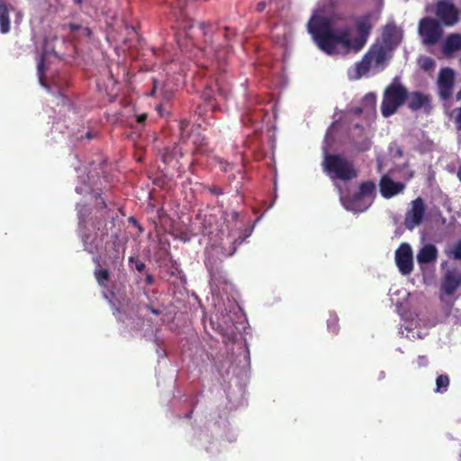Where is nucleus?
Masks as SVG:
<instances>
[{
    "mask_svg": "<svg viewBox=\"0 0 461 461\" xmlns=\"http://www.w3.org/2000/svg\"><path fill=\"white\" fill-rule=\"evenodd\" d=\"M307 26L317 46L328 55L339 54L340 50L359 52L366 46L373 27L369 14L357 19V35L354 37L349 26L333 29L330 20L325 16L313 15Z\"/></svg>",
    "mask_w": 461,
    "mask_h": 461,
    "instance_id": "f257e3e1",
    "label": "nucleus"
},
{
    "mask_svg": "<svg viewBox=\"0 0 461 461\" xmlns=\"http://www.w3.org/2000/svg\"><path fill=\"white\" fill-rule=\"evenodd\" d=\"M392 48L378 41L373 43L362 59L348 69V77L358 80L366 76L373 68L376 71L384 70L391 59Z\"/></svg>",
    "mask_w": 461,
    "mask_h": 461,
    "instance_id": "f03ea898",
    "label": "nucleus"
},
{
    "mask_svg": "<svg viewBox=\"0 0 461 461\" xmlns=\"http://www.w3.org/2000/svg\"><path fill=\"white\" fill-rule=\"evenodd\" d=\"M214 35L217 38L221 36L226 37V33H223L221 31H218L215 34L212 26L209 24L201 23L194 25V23H192L191 24L185 25L182 29L176 32V40L182 51H188L193 46L200 48L198 37L201 36L203 38V43L205 44L204 48H211L212 50H216L213 40Z\"/></svg>",
    "mask_w": 461,
    "mask_h": 461,
    "instance_id": "7ed1b4c3",
    "label": "nucleus"
},
{
    "mask_svg": "<svg viewBox=\"0 0 461 461\" xmlns=\"http://www.w3.org/2000/svg\"><path fill=\"white\" fill-rule=\"evenodd\" d=\"M185 70V64L180 60L178 57H174L167 60L162 72L158 75H152L150 81L152 82V88L146 95L156 96L160 95L162 100L168 101L174 94L173 86H171L170 78H174L175 75H181Z\"/></svg>",
    "mask_w": 461,
    "mask_h": 461,
    "instance_id": "20e7f679",
    "label": "nucleus"
},
{
    "mask_svg": "<svg viewBox=\"0 0 461 461\" xmlns=\"http://www.w3.org/2000/svg\"><path fill=\"white\" fill-rule=\"evenodd\" d=\"M323 172L332 180L350 181L358 176L353 161L340 154L324 152L321 163Z\"/></svg>",
    "mask_w": 461,
    "mask_h": 461,
    "instance_id": "39448f33",
    "label": "nucleus"
},
{
    "mask_svg": "<svg viewBox=\"0 0 461 461\" xmlns=\"http://www.w3.org/2000/svg\"><path fill=\"white\" fill-rule=\"evenodd\" d=\"M408 98L407 88L395 77L392 83L386 86L383 94L381 113L384 117H390L394 114L399 107L406 103Z\"/></svg>",
    "mask_w": 461,
    "mask_h": 461,
    "instance_id": "423d86ee",
    "label": "nucleus"
},
{
    "mask_svg": "<svg viewBox=\"0 0 461 461\" xmlns=\"http://www.w3.org/2000/svg\"><path fill=\"white\" fill-rule=\"evenodd\" d=\"M375 188L373 181L360 183L358 190L348 198L347 208L357 212L367 210L375 198Z\"/></svg>",
    "mask_w": 461,
    "mask_h": 461,
    "instance_id": "0eeeda50",
    "label": "nucleus"
},
{
    "mask_svg": "<svg viewBox=\"0 0 461 461\" xmlns=\"http://www.w3.org/2000/svg\"><path fill=\"white\" fill-rule=\"evenodd\" d=\"M438 21L432 17H423L419 22V34L426 45L437 44L443 35V29Z\"/></svg>",
    "mask_w": 461,
    "mask_h": 461,
    "instance_id": "6e6552de",
    "label": "nucleus"
},
{
    "mask_svg": "<svg viewBox=\"0 0 461 461\" xmlns=\"http://www.w3.org/2000/svg\"><path fill=\"white\" fill-rule=\"evenodd\" d=\"M434 14L441 25L451 27L459 22V12L452 0H438Z\"/></svg>",
    "mask_w": 461,
    "mask_h": 461,
    "instance_id": "1a4fd4ad",
    "label": "nucleus"
},
{
    "mask_svg": "<svg viewBox=\"0 0 461 461\" xmlns=\"http://www.w3.org/2000/svg\"><path fill=\"white\" fill-rule=\"evenodd\" d=\"M395 263L401 274L407 276L413 270V254L408 243H402L395 250Z\"/></svg>",
    "mask_w": 461,
    "mask_h": 461,
    "instance_id": "9d476101",
    "label": "nucleus"
},
{
    "mask_svg": "<svg viewBox=\"0 0 461 461\" xmlns=\"http://www.w3.org/2000/svg\"><path fill=\"white\" fill-rule=\"evenodd\" d=\"M454 85V70L449 68H442L438 78V95L442 100H448L451 97Z\"/></svg>",
    "mask_w": 461,
    "mask_h": 461,
    "instance_id": "9b49d317",
    "label": "nucleus"
},
{
    "mask_svg": "<svg viewBox=\"0 0 461 461\" xmlns=\"http://www.w3.org/2000/svg\"><path fill=\"white\" fill-rule=\"evenodd\" d=\"M425 204L422 198L418 197L411 202V207L407 212L405 216L404 224L407 229L412 230L419 226L425 215Z\"/></svg>",
    "mask_w": 461,
    "mask_h": 461,
    "instance_id": "f8f14e48",
    "label": "nucleus"
},
{
    "mask_svg": "<svg viewBox=\"0 0 461 461\" xmlns=\"http://www.w3.org/2000/svg\"><path fill=\"white\" fill-rule=\"evenodd\" d=\"M406 104L412 112L423 109L425 113H429L432 109L431 96L420 91L408 92Z\"/></svg>",
    "mask_w": 461,
    "mask_h": 461,
    "instance_id": "ddd939ff",
    "label": "nucleus"
},
{
    "mask_svg": "<svg viewBox=\"0 0 461 461\" xmlns=\"http://www.w3.org/2000/svg\"><path fill=\"white\" fill-rule=\"evenodd\" d=\"M461 285V273L456 269H447L443 276L440 291L447 296H452Z\"/></svg>",
    "mask_w": 461,
    "mask_h": 461,
    "instance_id": "4468645a",
    "label": "nucleus"
},
{
    "mask_svg": "<svg viewBox=\"0 0 461 461\" xmlns=\"http://www.w3.org/2000/svg\"><path fill=\"white\" fill-rule=\"evenodd\" d=\"M379 185L382 196L386 199L401 194L405 189V185L403 183L393 181L386 175L381 177Z\"/></svg>",
    "mask_w": 461,
    "mask_h": 461,
    "instance_id": "2eb2a0df",
    "label": "nucleus"
},
{
    "mask_svg": "<svg viewBox=\"0 0 461 461\" xmlns=\"http://www.w3.org/2000/svg\"><path fill=\"white\" fill-rule=\"evenodd\" d=\"M460 50L461 34L456 32L448 34L442 45V52L444 55L450 56Z\"/></svg>",
    "mask_w": 461,
    "mask_h": 461,
    "instance_id": "dca6fc26",
    "label": "nucleus"
},
{
    "mask_svg": "<svg viewBox=\"0 0 461 461\" xmlns=\"http://www.w3.org/2000/svg\"><path fill=\"white\" fill-rule=\"evenodd\" d=\"M437 248L432 244H428L420 249L417 255V261L420 264H429L435 261L437 259Z\"/></svg>",
    "mask_w": 461,
    "mask_h": 461,
    "instance_id": "f3484780",
    "label": "nucleus"
},
{
    "mask_svg": "<svg viewBox=\"0 0 461 461\" xmlns=\"http://www.w3.org/2000/svg\"><path fill=\"white\" fill-rule=\"evenodd\" d=\"M128 138L132 141V145L136 149L135 156L138 161H142L144 158L143 143L140 133L137 132L133 127L127 134Z\"/></svg>",
    "mask_w": 461,
    "mask_h": 461,
    "instance_id": "a211bd4d",
    "label": "nucleus"
},
{
    "mask_svg": "<svg viewBox=\"0 0 461 461\" xmlns=\"http://www.w3.org/2000/svg\"><path fill=\"white\" fill-rule=\"evenodd\" d=\"M217 95L222 96L224 99L227 97V91L223 90L218 82L213 86H206L203 92V97L206 102H211V100L216 99Z\"/></svg>",
    "mask_w": 461,
    "mask_h": 461,
    "instance_id": "6ab92c4d",
    "label": "nucleus"
},
{
    "mask_svg": "<svg viewBox=\"0 0 461 461\" xmlns=\"http://www.w3.org/2000/svg\"><path fill=\"white\" fill-rule=\"evenodd\" d=\"M100 203L96 204V212L99 213L100 220L94 223V227L100 230L103 227H105L106 219L109 217L108 212L106 211L107 204L102 197Z\"/></svg>",
    "mask_w": 461,
    "mask_h": 461,
    "instance_id": "aec40b11",
    "label": "nucleus"
},
{
    "mask_svg": "<svg viewBox=\"0 0 461 461\" xmlns=\"http://www.w3.org/2000/svg\"><path fill=\"white\" fill-rule=\"evenodd\" d=\"M10 31L9 10L6 4L0 0V32L7 33Z\"/></svg>",
    "mask_w": 461,
    "mask_h": 461,
    "instance_id": "412c9836",
    "label": "nucleus"
},
{
    "mask_svg": "<svg viewBox=\"0 0 461 461\" xmlns=\"http://www.w3.org/2000/svg\"><path fill=\"white\" fill-rule=\"evenodd\" d=\"M450 379L447 375H439L436 379V393H444L447 391Z\"/></svg>",
    "mask_w": 461,
    "mask_h": 461,
    "instance_id": "4be33fe9",
    "label": "nucleus"
},
{
    "mask_svg": "<svg viewBox=\"0 0 461 461\" xmlns=\"http://www.w3.org/2000/svg\"><path fill=\"white\" fill-rule=\"evenodd\" d=\"M396 33V28L394 25H386L383 33V41L381 43L386 44L388 48L392 44V39Z\"/></svg>",
    "mask_w": 461,
    "mask_h": 461,
    "instance_id": "5701e85b",
    "label": "nucleus"
},
{
    "mask_svg": "<svg viewBox=\"0 0 461 461\" xmlns=\"http://www.w3.org/2000/svg\"><path fill=\"white\" fill-rule=\"evenodd\" d=\"M95 276L100 285L106 286V283L109 280L110 274H109V271L104 268L95 269Z\"/></svg>",
    "mask_w": 461,
    "mask_h": 461,
    "instance_id": "b1692460",
    "label": "nucleus"
},
{
    "mask_svg": "<svg viewBox=\"0 0 461 461\" xmlns=\"http://www.w3.org/2000/svg\"><path fill=\"white\" fill-rule=\"evenodd\" d=\"M176 154H179L180 157L183 156L181 148L178 146L174 147V149L170 152L166 150L162 155L163 162L166 164L170 163L173 160V158L176 156Z\"/></svg>",
    "mask_w": 461,
    "mask_h": 461,
    "instance_id": "393cba45",
    "label": "nucleus"
},
{
    "mask_svg": "<svg viewBox=\"0 0 461 461\" xmlns=\"http://www.w3.org/2000/svg\"><path fill=\"white\" fill-rule=\"evenodd\" d=\"M327 327L330 332L337 334L339 329L338 317L330 316V319L327 321Z\"/></svg>",
    "mask_w": 461,
    "mask_h": 461,
    "instance_id": "a878e982",
    "label": "nucleus"
},
{
    "mask_svg": "<svg viewBox=\"0 0 461 461\" xmlns=\"http://www.w3.org/2000/svg\"><path fill=\"white\" fill-rule=\"evenodd\" d=\"M435 60L430 57H425L420 63V67L425 71H430L435 68Z\"/></svg>",
    "mask_w": 461,
    "mask_h": 461,
    "instance_id": "bb28decb",
    "label": "nucleus"
},
{
    "mask_svg": "<svg viewBox=\"0 0 461 461\" xmlns=\"http://www.w3.org/2000/svg\"><path fill=\"white\" fill-rule=\"evenodd\" d=\"M203 139H201L200 137L198 136H195V139L193 140V143L194 145H195V148L192 150V154L194 155V154H198V153H204V149H203Z\"/></svg>",
    "mask_w": 461,
    "mask_h": 461,
    "instance_id": "cd10ccee",
    "label": "nucleus"
},
{
    "mask_svg": "<svg viewBox=\"0 0 461 461\" xmlns=\"http://www.w3.org/2000/svg\"><path fill=\"white\" fill-rule=\"evenodd\" d=\"M203 191H208L211 194L219 196L223 194V190L218 185H203Z\"/></svg>",
    "mask_w": 461,
    "mask_h": 461,
    "instance_id": "c85d7f7f",
    "label": "nucleus"
},
{
    "mask_svg": "<svg viewBox=\"0 0 461 461\" xmlns=\"http://www.w3.org/2000/svg\"><path fill=\"white\" fill-rule=\"evenodd\" d=\"M146 309L149 310L152 313L157 316H159L163 313L164 307L160 306L158 303H150V304L146 303Z\"/></svg>",
    "mask_w": 461,
    "mask_h": 461,
    "instance_id": "c756f323",
    "label": "nucleus"
},
{
    "mask_svg": "<svg viewBox=\"0 0 461 461\" xmlns=\"http://www.w3.org/2000/svg\"><path fill=\"white\" fill-rule=\"evenodd\" d=\"M217 163L220 165V167L221 171L223 172H229L232 169V165L229 163L228 161H225L224 159L221 158H216Z\"/></svg>",
    "mask_w": 461,
    "mask_h": 461,
    "instance_id": "7c9ffc66",
    "label": "nucleus"
},
{
    "mask_svg": "<svg viewBox=\"0 0 461 461\" xmlns=\"http://www.w3.org/2000/svg\"><path fill=\"white\" fill-rule=\"evenodd\" d=\"M130 263L132 265L133 263L135 264V268L139 271V272H142L144 270V263L140 261V260H135V258L133 257H131L130 259H129Z\"/></svg>",
    "mask_w": 461,
    "mask_h": 461,
    "instance_id": "2f4dec72",
    "label": "nucleus"
},
{
    "mask_svg": "<svg viewBox=\"0 0 461 461\" xmlns=\"http://www.w3.org/2000/svg\"><path fill=\"white\" fill-rule=\"evenodd\" d=\"M454 258L461 259V240L456 242L453 250Z\"/></svg>",
    "mask_w": 461,
    "mask_h": 461,
    "instance_id": "473e14b6",
    "label": "nucleus"
},
{
    "mask_svg": "<svg viewBox=\"0 0 461 461\" xmlns=\"http://www.w3.org/2000/svg\"><path fill=\"white\" fill-rule=\"evenodd\" d=\"M454 113H456V122L457 127L459 130H461V108H456Z\"/></svg>",
    "mask_w": 461,
    "mask_h": 461,
    "instance_id": "72a5a7b5",
    "label": "nucleus"
},
{
    "mask_svg": "<svg viewBox=\"0 0 461 461\" xmlns=\"http://www.w3.org/2000/svg\"><path fill=\"white\" fill-rule=\"evenodd\" d=\"M43 71H44V62H43V60H41V62L38 63V72H39L40 80L41 83H42Z\"/></svg>",
    "mask_w": 461,
    "mask_h": 461,
    "instance_id": "f704fd0d",
    "label": "nucleus"
},
{
    "mask_svg": "<svg viewBox=\"0 0 461 461\" xmlns=\"http://www.w3.org/2000/svg\"><path fill=\"white\" fill-rule=\"evenodd\" d=\"M156 110H157L158 113L159 114V116H161V117L164 116V110H163L162 103L156 105Z\"/></svg>",
    "mask_w": 461,
    "mask_h": 461,
    "instance_id": "c9c22d12",
    "label": "nucleus"
},
{
    "mask_svg": "<svg viewBox=\"0 0 461 461\" xmlns=\"http://www.w3.org/2000/svg\"><path fill=\"white\" fill-rule=\"evenodd\" d=\"M68 27H69L71 32H77V31H78L80 29L81 26L79 24H76V23H70L68 24Z\"/></svg>",
    "mask_w": 461,
    "mask_h": 461,
    "instance_id": "e433bc0d",
    "label": "nucleus"
},
{
    "mask_svg": "<svg viewBox=\"0 0 461 461\" xmlns=\"http://www.w3.org/2000/svg\"><path fill=\"white\" fill-rule=\"evenodd\" d=\"M136 122L140 125L144 124V113L139 114L137 116Z\"/></svg>",
    "mask_w": 461,
    "mask_h": 461,
    "instance_id": "4c0bfd02",
    "label": "nucleus"
},
{
    "mask_svg": "<svg viewBox=\"0 0 461 461\" xmlns=\"http://www.w3.org/2000/svg\"><path fill=\"white\" fill-rule=\"evenodd\" d=\"M266 7V4L264 2H260L258 4L257 10L258 12H262Z\"/></svg>",
    "mask_w": 461,
    "mask_h": 461,
    "instance_id": "58836bf2",
    "label": "nucleus"
},
{
    "mask_svg": "<svg viewBox=\"0 0 461 461\" xmlns=\"http://www.w3.org/2000/svg\"><path fill=\"white\" fill-rule=\"evenodd\" d=\"M154 211V206L151 203H149L148 206H146V213H150V212Z\"/></svg>",
    "mask_w": 461,
    "mask_h": 461,
    "instance_id": "ea45409f",
    "label": "nucleus"
},
{
    "mask_svg": "<svg viewBox=\"0 0 461 461\" xmlns=\"http://www.w3.org/2000/svg\"><path fill=\"white\" fill-rule=\"evenodd\" d=\"M153 283V277L149 275H146V285H149Z\"/></svg>",
    "mask_w": 461,
    "mask_h": 461,
    "instance_id": "a19ab883",
    "label": "nucleus"
},
{
    "mask_svg": "<svg viewBox=\"0 0 461 461\" xmlns=\"http://www.w3.org/2000/svg\"><path fill=\"white\" fill-rule=\"evenodd\" d=\"M79 220L80 222L85 221L84 216H83V209L79 211Z\"/></svg>",
    "mask_w": 461,
    "mask_h": 461,
    "instance_id": "79ce46f5",
    "label": "nucleus"
},
{
    "mask_svg": "<svg viewBox=\"0 0 461 461\" xmlns=\"http://www.w3.org/2000/svg\"><path fill=\"white\" fill-rule=\"evenodd\" d=\"M456 97L457 100H461V87H460V90L457 92Z\"/></svg>",
    "mask_w": 461,
    "mask_h": 461,
    "instance_id": "37998d69",
    "label": "nucleus"
},
{
    "mask_svg": "<svg viewBox=\"0 0 461 461\" xmlns=\"http://www.w3.org/2000/svg\"><path fill=\"white\" fill-rule=\"evenodd\" d=\"M156 212H157V214H158V218H160L161 217L162 208H158Z\"/></svg>",
    "mask_w": 461,
    "mask_h": 461,
    "instance_id": "c03bdc74",
    "label": "nucleus"
},
{
    "mask_svg": "<svg viewBox=\"0 0 461 461\" xmlns=\"http://www.w3.org/2000/svg\"><path fill=\"white\" fill-rule=\"evenodd\" d=\"M331 127H330L326 132V140H328L330 134Z\"/></svg>",
    "mask_w": 461,
    "mask_h": 461,
    "instance_id": "a18cd8bd",
    "label": "nucleus"
},
{
    "mask_svg": "<svg viewBox=\"0 0 461 461\" xmlns=\"http://www.w3.org/2000/svg\"><path fill=\"white\" fill-rule=\"evenodd\" d=\"M75 4L81 5L85 0H73Z\"/></svg>",
    "mask_w": 461,
    "mask_h": 461,
    "instance_id": "49530a36",
    "label": "nucleus"
},
{
    "mask_svg": "<svg viewBox=\"0 0 461 461\" xmlns=\"http://www.w3.org/2000/svg\"><path fill=\"white\" fill-rule=\"evenodd\" d=\"M86 137H87L88 139H92L91 132H88V133L86 134Z\"/></svg>",
    "mask_w": 461,
    "mask_h": 461,
    "instance_id": "de8ad7c7",
    "label": "nucleus"
},
{
    "mask_svg": "<svg viewBox=\"0 0 461 461\" xmlns=\"http://www.w3.org/2000/svg\"><path fill=\"white\" fill-rule=\"evenodd\" d=\"M86 31H87V32H86V34L90 35V34H91V31H90V29L86 28Z\"/></svg>",
    "mask_w": 461,
    "mask_h": 461,
    "instance_id": "09e8293b",
    "label": "nucleus"
},
{
    "mask_svg": "<svg viewBox=\"0 0 461 461\" xmlns=\"http://www.w3.org/2000/svg\"><path fill=\"white\" fill-rule=\"evenodd\" d=\"M210 106H211V108H212V110H214V109H215V105H214V104H210Z\"/></svg>",
    "mask_w": 461,
    "mask_h": 461,
    "instance_id": "8fccbe9b",
    "label": "nucleus"
},
{
    "mask_svg": "<svg viewBox=\"0 0 461 461\" xmlns=\"http://www.w3.org/2000/svg\"><path fill=\"white\" fill-rule=\"evenodd\" d=\"M150 221H151L154 224L156 223L155 219L150 218Z\"/></svg>",
    "mask_w": 461,
    "mask_h": 461,
    "instance_id": "3c124183",
    "label": "nucleus"
},
{
    "mask_svg": "<svg viewBox=\"0 0 461 461\" xmlns=\"http://www.w3.org/2000/svg\"><path fill=\"white\" fill-rule=\"evenodd\" d=\"M192 412H193V411H191L187 414V417H191Z\"/></svg>",
    "mask_w": 461,
    "mask_h": 461,
    "instance_id": "603ef678",
    "label": "nucleus"
}]
</instances>
